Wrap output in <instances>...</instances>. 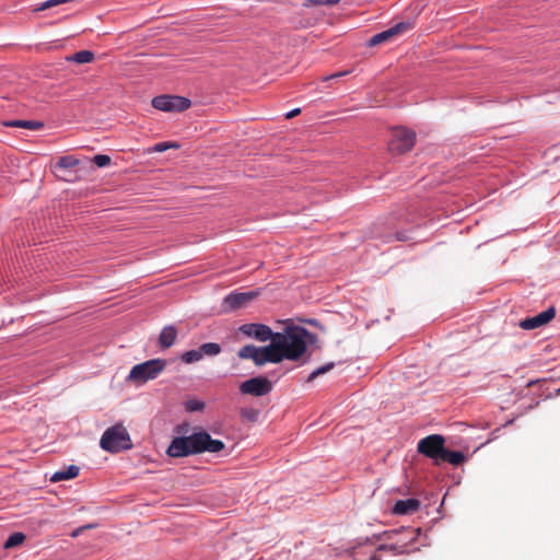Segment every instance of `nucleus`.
<instances>
[{
    "label": "nucleus",
    "instance_id": "nucleus-33",
    "mask_svg": "<svg viewBox=\"0 0 560 560\" xmlns=\"http://www.w3.org/2000/svg\"><path fill=\"white\" fill-rule=\"evenodd\" d=\"M370 560H381V557H380V555L374 553V555L370 558Z\"/></svg>",
    "mask_w": 560,
    "mask_h": 560
},
{
    "label": "nucleus",
    "instance_id": "nucleus-17",
    "mask_svg": "<svg viewBox=\"0 0 560 560\" xmlns=\"http://www.w3.org/2000/svg\"><path fill=\"white\" fill-rule=\"evenodd\" d=\"M7 127H13V128H25L30 130H39L44 127V124L42 121L37 120H9L3 124Z\"/></svg>",
    "mask_w": 560,
    "mask_h": 560
},
{
    "label": "nucleus",
    "instance_id": "nucleus-19",
    "mask_svg": "<svg viewBox=\"0 0 560 560\" xmlns=\"http://www.w3.org/2000/svg\"><path fill=\"white\" fill-rule=\"evenodd\" d=\"M80 163V160L75 158L74 155H63L59 158V160L56 162L55 167L62 171H70L78 166Z\"/></svg>",
    "mask_w": 560,
    "mask_h": 560
},
{
    "label": "nucleus",
    "instance_id": "nucleus-11",
    "mask_svg": "<svg viewBox=\"0 0 560 560\" xmlns=\"http://www.w3.org/2000/svg\"><path fill=\"white\" fill-rule=\"evenodd\" d=\"M240 332L249 337L254 338L260 342H265L270 340L272 342V338L275 337L276 332L271 330V328L265 324H244L240 327Z\"/></svg>",
    "mask_w": 560,
    "mask_h": 560
},
{
    "label": "nucleus",
    "instance_id": "nucleus-26",
    "mask_svg": "<svg viewBox=\"0 0 560 560\" xmlns=\"http://www.w3.org/2000/svg\"><path fill=\"white\" fill-rule=\"evenodd\" d=\"M241 416H242V418H244L248 421L255 422L258 419L259 411L254 408H243L241 410Z\"/></svg>",
    "mask_w": 560,
    "mask_h": 560
},
{
    "label": "nucleus",
    "instance_id": "nucleus-29",
    "mask_svg": "<svg viewBox=\"0 0 560 560\" xmlns=\"http://www.w3.org/2000/svg\"><path fill=\"white\" fill-rule=\"evenodd\" d=\"M170 148H176V149H177V148H178V144H177V143H175V142H160V143H156V144L154 145V149H153V150H154L155 152H163V151H165V150H167V149H170Z\"/></svg>",
    "mask_w": 560,
    "mask_h": 560
},
{
    "label": "nucleus",
    "instance_id": "nucleus-27",
    "mask_svg": "<svg viewBox=\"0 0 560 560\" xmlns=\"http://www.w3.org/2000/svg\"><path fill=\"white\" fill-rule=\"evenodd\" d=\"M93 162L98 167H105L110 164V156L106 154H97L93 158Z\"/></svg>",
    "mask_w": 560,
    "mask_h": 560
},
{
    "label": "nucleus",
    "instance_id": "nucleus-18",
    "mask_svg": "<svg viewBox=\"0 0 560 560\" xmlns=\"http://www.w3.org/2000/svg\"><path fill=\"white\" fill-rule=\"evenodd\" d=\"M465 460V455L458 451H450L444 447L442 456L440 458V463H450L452 465L458 466Z\"/></svg>",
    "mask_w": 560,
    "mask_h": 560
},
{
    "label": "nucleus",
    "instance_id": "nucleus-22",
    "mask_svg": "<svg viewBox=\"0 0 560 560\" xmlns=\"http://www.w3.org/2000/svg\"><path fill=\"white\" fill-rule=\"evenodd\" d=\"M26 536L23 533H13L4 542V548L10 549L24 542Z\"/></svg>",
    "mask_w": 560,
    "mask_h": 560
},
{
    "label": "nucleus",
    "instance_id": "nucleus-2",
    "mask_svg": "<svg viewBox=\"0 0 560 560\" xmlns=\"http://www.w3.org/2000/svg\"><path fill=\"white\" fill-rule=\"evenodd\" d=\"M224 448V443L213 440L206 431L195 432L189 436L174 438L166 450L171 457H185L205 452L219 453Z\"/></svg>",
    "mask_w": 560,
    "mask_h": 560
},
{
    "label": "nucleus",
    "instance_id": "nucleus-28",
    "mask_svg": "<svg viewBox=\"0 0 560 560\" xmlns=\"http://www.w3.org/2000/svg\"><path fill=\"white\" fill-rule=\"evenodd\" d=\"M205 408V402L200 400H188L186 402V409L188 411H200Z\"/></svg>",
    "mask_w": 560,
    "mask_h": 560
},
{
    "label": "nucleus",
    "instance_id": "nucleus-13",
    "mask_svg": "<svg viewBox=\"0 0 560 560\" xmlns=\"http://www.w3.org/2000/svg\"><path fill=\"white\" fill-rule=\"evenodd\" d=\"M556 316V310L555 307H549L545 310L544 312L539 313L538 315H535L533 317H527L520 322V327L524 330H533L539 327H542L547 325L549 322H551Z\"/></svg>",
    "mask_w": 560,
    "mask_h": 560
},
{
    "label": "nucleus",
    "instance_id": "nucleus-24",
    "mask_svg": "<svg viewBox=\"0 0 560 560\" xmlns=\"http://www.w3.org/2000/svg\"><path fill=\"white\" fill-rule=\"evenodd\" d=\"M335 366V363L334 362H329L318 369H316L315 371H313L308 376H307V380L306 382L307 383H311L313 382L316 377L320 376V375H324L326 374L327 372H329L330 370H332Z\"/></svg>",
    "mask_w": 560,
    "mask_h": 560
},
{
    "label": "nucleus",
    "instance_id": "nucleus-31",
    "mask_svg": "<svg viewBox=\"0 0 560 560\" xmlns=\"http://www.w3.org/2000/svg\"><path fill=\"white\" fill-rule=\"evenodd\" d=\"M300 112H301V109H300V108H295V109H293V110L289 112V113L285 115V118H288V119L293 118V117H295L296 115H299V114H300Z\"/></svg>",
    "mask_w": 560,
    "mask_h": 560
},
{
    "label": "nucleus",
    "instance_id": "nucleus-16",
    "mask_svg": "<svg viewBox=\"0 0 560 560\" xmlns=\"http://www.w3.org/2000/svg\"><path fill=\"white\" fill-rule=\"evenodd\" d=\"M80 472V468L75 465H70L66 469L56 471L51 477L50 481L58 482L61 480H70L75 478Z\"/></svg>",
    "mask_w": 560,
    "mask_h": 560
},
{
    "label": "nucleus",
    "instance_id": "nucleus-23",
    "mask_svg": "<svg viewBox=\"0 0 560 560\" xmlns=\"http://www.w3.org/2000/svg\"><path fill=\"white\" fill-rule=\"evenodd\" d=\"M180 359H182L183 362H185L187 364H190V363H194L196 361L201 360L202 359V353L200 352L199 349H197V350H189V351L184 352L180 355Z\"/></svg>",
    "mask_w": 560,
    "mask_h": 560
},
{
    "label": "nucleus",
    "instance_id": "nucleus-4",
    "mask_svg": "<svg viewBox=\"0 0 560 560\" xmlns=\"http://www.w3.org/2000/svg\"><path fill=\"white\" fill-rule=\"evenodd\" d=\"M101 447L109 453H118L132 447V442L127 429L122 424H115L103 433Z\"/></svg>",
    "mask_w": 560,
    "mask_h": 560
},
{
    "label": "nucleus",
    "instance_id": "nucleus-12",
    "mask_svg": "<svg viewBox=\"0 0 560 560\" xmlns=\"http://www.w3.org/2000/svg\"><path fill=\"white\" fill-rule=\"evenodd\" d=\"M411 28H412V23H410V22L396 23L394 26L389 27L388 30L373 35L369 40V45L376 46V45L389 42L394 37L401 35Z\"/></svg>",
    "mask_w": 560,
    "mask_h": 560
},
{
    "label": "nucleus",
    "instance_id": "nucleus-6",
    "mask_svg": "<svg viewBox=\"0 0 560 560\" xmlns=\"http://www.w3.org/2000/svg\"><path fill=\"white\" fill-rule=\"evenodd\" d=\"M416 143V132L405 127H396L392 130L388 141V150L393 154H404L410 151Z\"/></svg>",
    "mask_w": 560,
    "mask_h": 560
},
{
    "label": "nucleus",
    "instance_id": "nucleus-34",
    "mask_svg": "<svg viewBox=\"0 0 560 560\" xmlns=\"http://www.w3.org/2000/svg\"><path fill=\"white\" fill-rule=\"evenodd\" d=\"M83 527H85V529H90V528H94L95 525L94 524H89V525H84Z\"/></svg>",
    "mask_w": 560,
    "mask_h": 560
},
{
    "label": "nucleus",
    "instance_id": "nucleus-1",
    "mask_svg": "<svg viewBox=\"0 0 560 560\" xmlns=\"http://www.w3.org/2000/svg\"><path fill=\"white\" fill-rule=\"evenodd\" d=\"M316 336L301 326H288L282 332H276L272 342L266 347L246 345L242 347L237 355L242 360H253L258 366L268 362L280 363L284 359L298 361L313 343Z\"/></svg>",
    "mask_w": 560,
    "mask_h": 560
},
{
    "label": "nucleus",
    "instance_id": "nucleus-36",
    "mask_svg": "<svg viewBox=\"0 0 560 560\" xmlns=\"http://www.w3.org/2000/svg\"><path fill=\"white\" fill-rule=\"evenodd\" d=\"M559 393H560V388H559Z\"/></svg>",
    "mask_w": 560,
    "mask_h": 560
},
{
    "label": "nucleus",
    "instance_id": "nucleus-15",
    "mask_svg": "<svg viewBox=\"0 0 560 560\" xmlns=\"http://www.w3.org/2000/svg\"><path fill=\"white\" fill-rule=\"evenodd\" d=\"M177 330L173 325L166 326L162 329L159 336V346L162 349L172 347L176 340Z\"/></svg>",
    "mask_w": 560,
    "mask_h": 560
},
{
    "label": "nucleus",
    "instance_id": "nucleus-21",
    "mask_svg": "<svg viewBox=\"0 0 560 560\" xmlns=\"http://www.w3.org/2000/svg\"><path fill=\"white\" fill-rule=\"evenodd\" d=\"M200 352L202 353V358L214 357L221 352V346L217 342H207L199 347Z\"/></svg>",
    "mask_w": 560,
    "mask_h": 560
},
{
    "label": "nucleus",
    "instance_id": "nucleus-35",
    "mask_svg": "<svg viewBox=\"0 0 560 560\" xmlns=\"http://www.w3.org/2000/svg\"><path fill=\"white\" fill-rule=\"evenodd\" d=\"M397 240H398V241H404L405 238H402V237L400 236V234H397Z\"/></svg>",
    "mask_w": 560,
    "mask_h": 560
},
{
    "label": "nucleus",
    "instance_id": "nucleus-20",
    "mask_svg": "<svg viewBox=\"0 0 560 560\" xmlns=\"http://www.w3.org/2000/svg\"><path fill=\"white\" fill-rule=\"evenodd\" d=\"M94 54L90 50H80L68 58L70 61H74L77 63H89L93 61Z\"/></svg>",
    "mask_w": 560,
    "mask_h": 560
},
{
    "label": "nucleus",
    "instance_id": "nucleus-30",
    "mask_svg": "<svg viewBox=\"0 0 560 560\" xmlns=\"http://www.w3.org/2000/svg\"><path fill=\"white\" fill-rule=\"evenodd\" d=\"M348 72L347 71H343V72H337V73H334L329 77H325L324 78V81H327V80H330V79H335V78H340L342 75H346Z\"/></svg>",
    "mask_w": 560,
    "mask_h": 560
},
{
    "label": "nucleus",
    "instance_id": "nucleus-32",
    "mask_svg": "<svg viewBox=\"0 0 560 560\" xmlns=\"http://www.w3.org/2000/svg\"><path fill=\"white\" fill-rule=\"evenodd\" d=\"M83 530H85V527L81 526L79 528H77L75 530L72 532L71 536L72 537H77L79 536Z\"/></svg>",
    "mask_w": 560,
    "mask_h": 560
},
{
    "label": "nucleus",
    "instance_id": "nucleus-10",
    "mask_svg": "<svg viewBox=\"0 0 560 560\" xmlns=\"http://www.w3.org/2000/svg\"><path fill=\"white\" fill-rule=\"evenodd\" d=\"M259 295L258 291L249 292H232L223 300V308L225 312L235 311L246 306Z\"/></svg>",
    "mask_w": 560,
    "mask_h": 560
},
{
    "label": "nucleus",
    "instance_id": "nucleus-5",
    "mask_svg": "<svg viewBox=\"0 0 560 560\" xmlns=\"http://www.w3.org/2000/svg\"><path fill=\"white\" fill-rule=\"evenodd\" d=\"M166 360L152 359L136 364L129 372L128 380L138 384H144L150 380L156 378L166 368Z\"/></svg>",
    "mask_w": 560,
    "mask_h": 560
},
{
    "label": "nucleus",
    "instance_id": "nucleus-25",
    "mask_svg": "<svg viewBox=\"0 0 560 560\" xmlns=\"http://www.w3.org/2000/svg\"><path fill=\"white\" fill-rule=\"evenodd\" d=\"M340 0H305L303 5L305 8L316 7V5H335L339 3Z\"/></svg>",
    "mask_w": 560,
    "mask_h": 560
},
{
    "label": "nucleus",
    "instance_id": "nucleus-7",
    "mask_svg": "<svg viewBox=\"0 0 560 560\" xmlns=\"http://www.w3.org/2000/svg\"><path fill=\"white\" fill-rule=\"evenodd\" d=\"M445 439L440 434H432L423 438L418 443V452L440 464L444 450Z\"/></svg>",
    "mask_w": 560,
    "mask_h": 560
},
{
    "label": "nucleus",
    "instance_id": "nucleus-9",
    "mask_svg": "<svg viewBox=\"0 0 560 560\" xmlns=\"http://www.w3.org/2000/svg\"><path fill=\"white\" fill-rule=\"evenodd\" d=\"M272 390V383L265 376L252 377L240 385V392L244 395L260 397Z\"/></svg>",
    "mask_w": 560,
    "mask_h": 560
},
{
    "label": "nucleus",
    "instance_id": "nucleus-14",
    "mask_svg": "<svg viewBox=\"0 0 560 560\" xmlns=\"http://www.w3.org/2000/svg\"><path fill=\"white\" fill-rule=\"evenodd\" d=\"M420 501L415 498L398 500L393 506V514L396 515H410L420 509Z\"/></svg>",
    "mask_w": 560,
    "mask_h": 560
},
{
    "label": "nucleus",
    "instance_id": "nucleus-3",
    "mask_svg": "<svg viewBox=\"0 0 560 560\" xmlns=\"http://www.w3.org/2000/svg\"><path fill=\"white\" fill-rule=\"evenodd\" d=\"M420 532V528L413 527H401L397 530L385 532L383 535L392 542L380 545L377 551H392L395 555L408 553L410 545L418 538Z\"/></svg>",
    "mask_w": 560,
    "mask_h": 560
},
{
    "label": "nucleus",
    "instance_id": "nucleus-8",
    "mask_svg": "<svg viewBox=\"0 0 560 560\" xmlns=\"http://www.w3.org/2000/svg\"><path fill=\"white\" fill-rule=\"evenodd\" d=\"M190 104V100L177 95H159L152 100V106L162 112H183Z\"/></svg>",
    "mask_w": 560,
    "mask_h": 560
}]
</instances>
